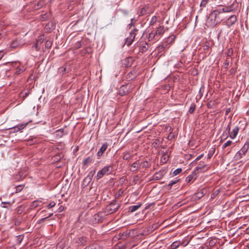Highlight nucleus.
<instances>
[{"mask_svg": "<svg viewBox=\"0 0 249 249\" xmlns=\"http://www.w3.org/2000/svg\"><path fill=\"white\" fill-rule=\"evenodd\" d=\"M179 243L177 242V241H176V242H174V243H173L171 245V248L172 249H177L178 246H179Z\"/></svg>", "mask_w": 249, "mask_h": 249, "instance_id": "obj_26", "label": "nucleus"}, {"mask_svg": "<svg viewBox=\"0 0 249 249\" xmlns=\"http://www.w3.org/2000/svg\"><path fill=\"white\" fill-rule=\"evenodd\" d=\"M178 179L175 180L171 181L170 183H169L168 185V186L170 187V188H171V187L175 184L177 183L178 181Z\"/></svg>", "mask_w": 249, "mask_h": 249, "instance_id": "obj_33", "label": "nucleus"}, {"mask_svg": "<svg viewBox=\"0 0 249 249\" xmlns=\"http://www.w3.org/2000/svg\"><path fill=\"white\" fill-rule=\"evenodd\" d=\"M249 147V144H245L243 147L236 154V156L238 155H240L241 154H245V153L247 152L248 150V149Z\"/></svg>", "mask_w": 249, "mask_h": 249, "instance_id": "obj_12", "label": "nucleus"}, {"mask_svg": "<svg viewBox=\"0 0 249 249\" xmlns=\"http://www.w3.org/2000/svg\"><path fill=\"white\" fill-rule=\"evenodd\" d=\"M203 156V154L199 155V156H198L195 160V161H197V160H200Z\"/></svg>", "mask_w": 249, "mask_h": 249, "instance_id": "obj_41", "label": "nucleus"}, {"mask_svg": "<svg viewBox=\"0 0 249 249\" xmlns=\"http://www.w3.org/2000/svg\"><path fill=\"white\" fill-rule=\"evenodd\" d=\"M208 158H211V156H210V155H209Z\"/></svg>", "mask_w": 249, "mask_h": 249, "instance_id": "obj_51", "label": "nucleus"}, {"mask_svg": "<svg viewBox=\"0 0 249 249\" xmlns=\"http://www.w3.org/2000/svg\"><path fill=\"white\" fill-rule=\"evenodd\" d=\"M119 207V204L117 203L116 201H113L107 206L106 207V212L111 214L115 212Z\"/></svg>", "mask_w": 249, "mask_h": 249, "instance_id": "obj_3", "label": "nucleus"}, {"mask_svg": "<svg viewBox=\"0 0 249 249\" xmlns=\"http://www.w3.org/2000/svg\"><path fill=\"white\" fill-rule=\"evenodd\" d=\"M2 203H3V204H10V202H3Z\"/></svg>", "mask_w": 249, "mask_h": 249, "instance_id": "obj_49", "label": "nucleus"}, {"mask_svg": "<svg viewBox=\"0 0 249 249\" xmlns=\"http://www.w3.org/2000/svg\"><path fill=\"white\" fill-rule=\"evenodd\" d=\"M55 205V203L54 202H50L47 206V208L48 209L52 208Z\"/></svg>", "mask_w": 249, "mask_h": 249, "instance_id": "obj_35", "label": "nucleus"}, {"mask_svg": "<svg viewBox=\"0 0 249 249\" xmlns=\"http://www.w3.org/2000/svg\"><path fill=\"white\" fill-rule=\"evenodd\" d=\"M99 247L96 245H92L86 247L84 249H99Z\"/></svg>", "mask_w": 249, "mask_h": 249, "instance_id": "obj_22", "label": "nucleus"}, {"mask_svg": "<svg viewBox=\"0 0 249 249\" xmlns=\"http://www.w3.org/2000/svg\"><path fill=\"white\" fill-rule=\"evenodd\" d=\"M232 143V141H228L226 142H225L223 145L222 146V148L224 149L227 146H229L231 145Z\"/></svg>", "mask_w": 249, "mask_h": 249, "instance_id": "obj_27", "label": "nucleus"}, {"mask_svg": "<svg viewBox=\"0 0 249 249\" xmlns=\"http://www.w3.org/2000/svg\"><path fill=\"white\" fill-rule=\"evenodd\" d=\"M52 45V42L51 41L47 40L46 42L45 46H46V48H51Z\"/></svg>", "mask_w": 249, "mask_h": 249, "instance_id": "obj_34", "label": "nucleus"}, {"mask_svg": "<svg viewBox=\"0 0 249 249\" xmlns=\"http://www.w3.org/2000/svg\"><path fill=\"white\" fill-rule=\"evenodd\" d=\"M19 65L17 67V74H19L22 72H23L26 69V67L25 66L21 65L20 66V63L19 62Z\"/></svg>", "mask_w": 249, "mask_h": 249, "instance_id": "obj_11", "label": "nucleus"}, {"mask_svg": "<svg viewBox=\"0 0 249 249\" xmlns=\"http://www.w3.org/2000/svg\"><path fill=\"white\" fill-rule=\"evenodd\" d=\"M137 164L136 163H134L133 164H132V167H133L134 168H137Z\"/></svg>", "mask_w": 249, "mask_h": 249, "instance_id": "obj_45", "label": "nucleus"}, {"mask_svg": "<svg viewBox=\"0 0 249 249\" xmlns=\"http://www.w3.org/2000/svg\"><path fill=\"white\" fill-rule=\"evenodd\" d=\"M137 31L138 30L137 29H134L133 31L130 33L129 36L128 37L130 39L132 40L133 41H134V39L136 36V34L135 32Z\"/></svg>", "mask_w": 249, "mask_h": 249, "instance_id": "obj_19", "label": "nucleus"}, {"mask_svg": "<svg viewBox=\"0 0 249 249\" xmlns=\"http://www.w3.org/2000/svg\"><path fill=\"white\" fill-rule=\"evenodd\" d=\"M231 123L230 122L229 123V124L228 125V126L226 127V131H228L229 134L230 133V130H231L230 125H231Z\"/></svg>", "mask_w": 249, "mask_h": 249, "instance_id": "obj_38", "label": "nucleus"}, {"mask_svg": "<svg viewBox=\"0 0 249 249\" xmlns=\"http://www.w3.org/2000/svg\"><path fill=\"white\" fill-rule=\"evenodd\" d=\"M108 146V144L107 143H104L99 150L97 152V156L98 157H100L102 155L104 152L107 150Z\"/></svg>", "mask_w": 249, "mask_h": 249, "instance_id": "obj_8", "label": "nucleus"}, {"mask_svg": "<svg viewBox=\"0 0 249 249\" xmlns=\"http://www.w3.org/2000/svg\"><path fill=\"white\" fill-rule=\"evenodd\" d=\"M210 0H202L200 4V6L202 8L205 7Z\"/></svg>", "mask_w": 249, "mask_h": 249, "instance_id": "obj_20", "label": "nucleus"}, {"mask_svg": "<svg viewBox=\"0 0 249 249\" xmlns=\"http://www.w3.org/2000/svg\"><path fill=\"white\" fill-rule=\"evenodd\" d=\"M181 172H182V169L181 168H178V169H176L173 172V174H174V176H176V175L180 174Z\"/></svg>", "mask_w": 249, "mask_h": 249, "instance_id": "obj_29", "label": "nucleus"}, {"mask_svg": "<svg viewBox=\"0 0 249 249\" xmlns=\"http://www.w3.org/2000/svg\"><path fill=\"white\" fill-rule=\"evenodd\" d=\"M203 249H204V248H203Z\"/></svg>", "mask_w": 249, "mask_h": 249, "instance_id": "obj_54", "label": "nucleus"}, {"mask_svg": "<svg viewBox=\"0 0 249 249\" xmlns=\"http://www.w3.org/2000/svg\"><path fill=\"white\" fill-rule=\"evenodd\" d=\"M209 168L208 165L205 164L204 162H200L198 165L196 167L194 171L196 173L205 172L207 171Z\"/></svg>", "mask_w": 249, "mask_h": 249, "instance_id": "obj_4", "label": "nucleus"}, {"mask_svg": "<svg viewBox=\"0 0 249 249\" xmlns=\"http://www.w3.org/2000/svg\"><path fill=\"white\" fill-rule=\"evenodd\" d=\"M28 95V93H27V92L24 93L23 91H22L19 93V96L20 98H22V99L23 100Z\"/></svg>", "mask_w": 249, "mask_h": 249, "instance_id": "obj_25", "label": "nucleus"}, {"mask_svg": "<svg viewBox=\"0 0 249 249\" xmlns=\"http://www.w3.org/2000/svg\"><path fill=\"white\" fill-rule=\"evenodd\" d=\"M148 49V44H145V45L142 46L140 49V51L142 53L146 52Z\"/></svg>", "mask_w": 249, "mask_h": 249, "instance_id": "obj_24", "label": "nucleus"}, {"mask_svg": "<svg viewBox=\"0 0 249 249\" xmlns=\"http://www.w3.org/2000/svg\"><path fill=\"white\" fill-rule=\"evenodd\" d=\"M17 220H18V219H17L16 222H17V223L18 222V223H19V222H18Z\"/></svg>", "mask_w": 249, "mask_h": 249, "instance_id": "obj_52", "label": "nucleus"}, {"mask_svg": "<svg viewBox=\"0 0 249 249\" xmlns=\"http://www.w3.org/2000/svg\"><path fill=\"white\" fill-rule=\"evenodd\" d=\"M37 206V201H34V202L32 203L31 207L35 208V207H36Z\"/></svg>", "mask_w": 249, "mask_h": 249, "instance_id": "obj_39", "label": "nucleus"}, {"mask_svg": "<svg viewBox=\"0 0 249 249\" xmlns=\"http://www.w3.org/2000/svg\"><path fill=\"white\" fill-rule=\"evenodd\" d=\"M233 11V6L232 5L225 7L222 8V12L225 13H229Z\"/></svg>", "mask_w": 249, "mask_h": 249, "instance_id": "obj_15", "label": "nucleus"}, {"mask_svg": "<svg viewBox=\"0 0 249 249\" xmlns=\"http://www.w3.org/2000/svg\"><path fill=\"white\" fill-rule=\"evenodd\" d=\"M17 220H18V219H17L16 222H17V223L18 222V223H19V222H18Z\"/></svg>", "mask_w": 249, "mask_h": 249, "instance_id": "obj_53", "label": "nucleus"}, {"mask_svg": "<svg viewBox=\"0 0 249 249\" xmlns=\"http://www.w3.org/2000/svg\"><path fill=\"white\" fill-rule=\"evenodd\" d=\"M112 167L110 165L105 166L102 169L100 170L97 173L96 176L97 179H99L105 175L109 174L112 171Z\"/></svg>", "mask_w": 249, "mask_h": 249, "instance_id": "obj_2", "label": "nucleus"}, {"mask_svg": "<svg viewBox=\"0 0 249 249\" xmlns=\"http://www.w3.org/2000/svg\"><path fill=\"white\" fill-rule=\"evenodd\" d=\"M162 160H164V162H166L167 159H166L165 155H163L162 157Z\"/></svg>", "mask_w": 249, "mask_h": 249, "instance_id": "obj_42", "label": "nucleus"}, {"mask_svg": "<svg viewBox=\"0 0 249 249\" xmlns=\"http://www.w3.org/2000/svg\"><path fill=\"white\" fill-rule=\"evenodd\" d=\"M81 46V43L80 42H77V43L75 44V47L76 48H79Z\"/></svg>", "mask_w": 249, "mask_h": 249, "instance_id": "obj_40", "label": "nucleus"}, {"mask_svg": "<svg viewBox=\"0 0 249 249\" xmlns=\"http://www.w3.org/2000/svg\"><path fill=\"white\" fill-rule=\"evenodd\" d=\"M155 178L157 179H160L161 178V174L159 173H157L155 174Z\"/></svg>", "mask_w": 249, "mask_h": 249, "instance_id": "obj_37", "label": "nucleus"}, {"mask_svg": "<svg viewBox=\"0 0 249 249\" xmlns=\"http://www.w3.org/2000/svg\"><path fill=\"white\" fill-rule=\"evenodd\" d=\"M3 55V53L2 52H0V60L2 58Z\"/></svg>", "mask_w": 249, "mask_h": 249, "instance_id": "obj_44", "label": "nucleus"}, {"mask_svg": "<svg viewBox=\"0 0 249 249\" xmlns=\"http://www.w3.org/2000/svg\"><path fill=\"white\" fill-rule=\"evenodd\" d=\"M196 174L197 173H196V171H194L191 175L188 176L186 178V181L188 183H189L193 180H195L196 178Z\"/></svg>", "mask_w": 249, "mask_h": 249, "instance_id": "obj_9", "label": "nucleus"}, {"mask_svg": "<svg viewBox=\"0 0 249 249\" xmlns=\"http://www.w3.org/2000/svg\"><path fill=\"white\" fill-rule=\"evenodd\" d=\"M229 61L226 60L225 62V65L228 66L229 65Z\"/></svg>", "mask_w": 249, "mask_h": 249, "instance_id": "obj_48", "label": "nucleus"}, {"mask_svg": "<svg viewBox=\"0 0 249 249\" xmlns=\"http://www.w3.org/2000/svg\"><path fill=\"white\" fill-rule=\"evenodd\" d=\"M141 206V204H140L137 205H133L131 206L129 208V211L131 213H133L137 211L139 208H140Z\"/></svg>", "mask_w": 249, "mask_h": 249, "instance_id": "obj_14", "label": "nucleus"}, {"mask_svg": "<svg viewBox=\"0 0 249 249\" xmlns=\"http://www.w3.org/2000/svg\"><path fill=\"white\" fill-rule=\"evenodd\" d=\"M174 38V37H173V38L172 37H169L168 39H167V41H169L170 39L171 40V42L172 41V40H173Z\"/></svg>", "mask_w": 249, "mask_h": 249, "instance_id": "obj_46", "label": "nucleus"}, {"mask_svg": "<svg viewBox=\"0 0 249 249\" xmlns=\"http://www.w3.org/2000/svg\"><path fill=\"white\" fill-rule=\"evenodd\" d=\"M221 13H222V12H221L220 10L218 9L214 10L211 13L210 17L212 18V19H213L215 21H216V22H218L220 20V19L219 18V15Z\"/></svg>", "mask_w": 249, "mask_h": 249, "instance_id": "obj_5", "label": "nucleus"}, {"mask_svg": "<svg viewBox=\"0 0 249 249\" xmlns=\"http://www.w3.org/2000/svg\"><path fill=\"white\" fill-rule=\"evenodd\" d=\"M28 124V123L27 122L25 124H17V129H18V130H17V131H18V130H21V129H23L24 127H26V126Z\"/></svg>", "mask_w": 249, "mask_h": 249, "instance_id": "obj_18", "label": "nucleus"}, {"mask_svg": "<svg viewBox=\"0 0 249 249\" xmlns=\"http://www.w3.org/2000/svg\"><path fill=\"white\" fill-rule=\"evenodd\" d=\"M238 131H239L238 127L236 126V127H234L232 129V130L231 132V133H230V135H229L230 137L232 139H234L236 137V135H237Z\"/></svg>", "mask_w": 249, "mask_h": 249, "instance_id": "obj_10", "label": "nucleus"}, {"mask_svg": "<svg viewBox=\"0 0 249 249\" xmlns=\"http://www.w3.org/2000/svg\"><path fill=\"white\" fill-rule=\"evenodd\" d=\"M95 173V170L93 173L90 172L89 174L85 178L83 181V185L87 186L91 181V178Z\"/></svg>", "mask_w": 249, "mask_h": 249, "instance_id": "obj_7", "label": "nucleus"}, {"mask_svg": "<svg viewBox=\"0 0 249 249\" xmlns=\"http://www.w3.org/2000/svg\"><path fill=\"white\" fill-rule=\"evenodd\" d=\"M218 10H220V11H221V12H222V13H223V12H222V9H218Z\"/></svg>", "mask_w": 249, "mask_h": 249, "instance_id": "obj_50", "label": "nucleus"}, {"mask_svg": "<svg viewBox=\"0 0 249 249\" xmlns=\"http://www.w3.org/2000/svg\"><path fill=\"white\" fill-rule=\"evenodd\" d=\"M25 170H23L21 172H19L18 173V177H19V178H21L23 176L25 177L26 175H24V172H25ZM18 175H17V178H18Z\"/></svg>", "mask_w": 249, "mask_h": 249, "instance_id": "obj_32", "label": "nucleus"}, {"mask_svg": "<svg viewBox=\"0 0 249 249\" xmlns=\"http://www.w3.org/2000/svg\"><path fill=\"white\" fill-rule=\"evenodd\" d=\"M127 92L126 87L125 86H122L121 87L120 89H119V94L121 96H123L126 94V93Z\"/></svg>", "mask_w": 249, "mask_h": 249, "instance_id": "obj_13", "label": "nucleus"}, {"mask_svg": "<svg viewBox=\"0 0 249 249\" xmlns=\"http://www.w3.org/2000/svg\"><path fill=\"white\" fill-rule=\"evenodd\" d=\"M43 39H44L43 36H40L38 37V39L36 40V43L35 44V47L36 49H37L38 44L42 43L43 42Z\"/></svg>", "mask_w": 249, "mask_h": 249, "instance_id": "obj_17", "label": "nucleus"}, {"mask_svg": "<svg viewBox=\"0 0 249 249\" xmlns=\"http://www.w3.org/2000/svg\"><path fill=\"white\" fill-rule=\"evenodd\" d=\"M195 108H193V107H191L189 109V112L190 113H193L194 111Z\"/></svg>", "mask_w": 249, "mask_h": 249, "instance_id": "obj_43", "label": "nucleus"}, {"mask_svg": "<svg viewBox=\"0 0 249 249\" xmlns=\"http://www.w3.org/2000/svg\"><path fill=\"white\" fill-rule=\"evenodd\" d=\"M133 40L129 38L128 37L125 39V44L127 46H129L133 42Z\"/></svg>", "mask_w": 249, "mask_h": 249, "instance_id": "obj_28", "label": "nucleus"}, {"mask_svg": "<svg viewBox=\"0 0 249 249\" xmlns=\"http://www.w3.org/2000/svg\"><path fill=\"white\" fill-rule=\"evenodd\" d=\"M52 215H53V213H50V215L47 216V217H44V218H42L40 219H39L38 221V223H41V222H44L45 220H46L49 217H50Z\"/></svg>", "mask_w": 249, "mask_h": 249, "instance_id": "obj_31", "label": "nucleus"}, {"mask_svg": "<svg viewBox=\"0 0 249 249\" xmlns=\"http://www.w3.org/2000/svg\"><path fill=\"white\" fill-rule=\"evenodd\" d=\"M92 161V158L90 157H88L85 159L83 161V164L84 165H88Z\"/></svg>", "mask_w": 249, "mask_h": 249, "instance_id": "obj_16", "label": "nucleus"}, {"mask_svg": "<svg viewBox=\"0 0 249 249\" xmlns=\"http://www.w3.org/2000/svg\"><path fill=\"white\" fill-rule=\"evenodd\" d=\"M23 189V186L21 185H17V193L20 192Z\"/></svg>", "mask_w": 249, "mask_h": 249, "instance_id": "obj_36", "label": "nucleus"}, {"mask_svg": "<svg viewBox=\"0 0 249 249\" xmlns=\"http://www.w3.org/2000/svg\"><path fill=\"white\" fill-rule=\"evenodd\" d=\"M237 21V17L235 15L231 16L225 21V24L228 27H231Z\"/></svg>", "mask_w": 249, "mask_h": 249, "instance_id": "obj_6", "label": "nucleus"}, {"mask_svg": "<svg viewBox=\"0 0 249 249\" xmlns=\"http://www.w3.org/2000/svg\"><path fill=\"white\" fill-rule=\"evenodd\" d=\"M163 48H164L163 46H160V47H159V50L160 51V50H161V49H163Z\"/></svg>", "mask_w": 249, "mask_h": 249, "instance_id": "obj_47", "label": "nucleus"}, {"mask_svg": "<svg viewBox=\"0 0 249 249\" xmlns=\"http://www.w3.org/2000/svg\"><path fill=\"white\" fill-rule=\"evenodd\" d=\"M157 21V17L155 16H153L151 19V20L150 22V24L151 25H153L156 23Z\"/></svg>", "mask_w": 249, "mask_h": 249, "instance_id": "obj_21", "label": "nucleus"}, {"mask_svg": "<svg viewBox=\"0 0 249 249\" xmlns=\"http://www.w3.org/2000/svg\"><path fill=\"white\" fill-rule=\"evenodd\" d=\"M23 235H19L18 236H17V242H18V244L21 243L23 239Z\"/></svg>", "mask_w": 249, "mask_h": 249, "instance_id": "obj_23", "label": "nucleus"}, {"mask_svg": "<svg viewBox=\"0 0 249 249\" xmlns=\"http://www.w3.org/2000/svg\"><path fill=\"white\" fill-rule=\"evenodd\" d=\"M166 30V29L165 28L163 25H160L157 28V30L155 32H152L150 33L149 38L150 39H153L156 36H162L165 33Z\"/></svg>", "mask_w": 249, "mask_h": 249, "instance_id": "obj_1", "label": "nucleus"}, {"mask_svg": "<svg viewBox=\"0 0 249 249\" xmlns=\"http://www.w3.org/2000/svg\"><path fill=\"white\" fill-rule=\"evenodd\" d=\"M146 13V9L145 7L142 8L140 12V16H142Z\"/></svg>", "mask_w": 249, "mask_h": 249, "instance_id": "obj_30", "label": "nucleus"}]
</instances>
